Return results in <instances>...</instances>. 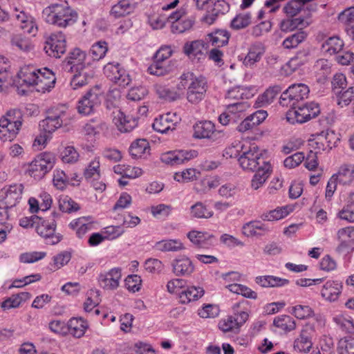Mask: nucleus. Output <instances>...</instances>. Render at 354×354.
I'll use <instances>...</instances> for the list:
<instances>
[{
  "label": "nucleus",
  "mask_w": 354,
  "mask_h": 354,
  "mask_svg": "<svg viewBox=\"0 0 354 354\" xmlns=\"http://www.w3.org/2000/svg\"><path fill=\"white\" fill-rule=\"evenodd\" d=\"M338 216L350 223H354V192L349 196L347 205L338 213Z\"/></svg>",
  "instance_id": "nucleus-47"
},
{
  "label": "nucleus",
  "mask_w": 354,
  "mask_h": 354,
  "mask_svg": "<svg viewBox=\"0 0 354 354\" xmlns=\"http://www.w3.org/2000/svg\"><path fill=\"white\" fill-rule=\"evenodd\" d=\"M113 121L121 132H129L137 126L136 118L126 115L119 109L113 111Z\"/></svg>",
  "instance_id": "nucleus-20"
},
{
  "label": "nucleus",
  "mask_w": 354,
  "mask_h": 354,
  "mask_svg": "<svg viewBox=\"0 0 354 354\" xmlns=\"http://www.w3.org/2000/svg\"><path fill=\"white\" fill-rule=\"evenodd\" d=\"M3 124V119H0V140L3 142H11L17 137L21 125L17 126L12 122Z\"/></svg>",
  "instance_id": "nucleus-33"
},
{
  "label": "nucleus",
  "mask_w": 354,
  "mask_h": 354,
  "mask_svg": "<svg viewBox=\"0 0 354 354\" xmlns=\"http://www.w3.org/2000/svg\"><path fill=\"white\" fill-rule=\"evenodd\" d=\"M309 55L310 51L308 49L301 50L290 59L288 64L293 67L301 66L308 61Z\"/></svg>",
  "instance_id": "nucleus-61"
},
{
  "label": "nucleus",
  "mask_w": 354,
  "mask_h": 354,
  "mask_svg": "<svg viewBox=\"0 0 354 354\" xmlns=\"http://www.w3.org/2000/svg\"><path fill=\"white\" fill-rule=\"evenodd\" d=\"M199 173L195 169H187L182 172L176 173L174 179L178 182L185 183L193 181L197 178V174Z\"/></svg>",
  "instance_id": "nucleus-63"
},
{
  "label": "nucleus",
  "mask_w": 354,
  "mask_h": 354,
  "mask_svg": "<svg viewBox=\"0 0 354 354\" xmlns=\"http://www.w3.org/2000/svg\"><path fill=\"white\" fill-rule=\"evenodd\" d=\"M342 288L341 283L337 281H328L324 285L321 295L326 300L334 301L337 299Z\"/></svg>",
  "instance_id": "nucleus-28"
},
{
  "label": "nucleus",
  "mask_w": 354,
  "mask_h": 354,
  "mask_svg": "<svg viewBox=\"0 0 354 354\" xmlns=\"http://www.w3.org/2000/svg\"><path fill=\"white\" fill-rule=\"evenodd\" d=\"M333 176L340 185H350L354 180V167L352 165H344Z\"/></svg>",
  "instance_id": "nucleus-40"
},
{
  "label": "nucleus",
  "mask_w": 354,
  "mask_h": 354,
  "mask_svg": "<svg viewBox=\"0 0 354 354\" xmlns=\"http://www.w3.org/2000/svg\"><path fill=\"white\" fill-rule=\"evenodd\" d=\"M45 52L55 58L60 57L66 50V37L62 32L51 33L46 39Z\"/></svg>",
  "instance_id": "nucleus-10"
},
{
  "label": "nucleus",
  "mask_w": 354,
  "mask_h": 354,
  "mask_svg": "<svg viewBox=\"0 0 354 354\" xmlns=\"http://www.w3.org/2000/svg\"><path fill=\"white\" fill-rule=\"evenodd\" d=\"M149 150V142L145 139L136 140L129 147V153L135 158H141Z\"/></svg>",
  "instance_id": "nucleus-46"
},
{
  "label": "nucleus",
  "mask_w": 354,
  "mask_h": 354,
  "mask_svg": "<svg viewBox=\"0 0 354 354\" xmlns=\"http://www.w3.org/2000/svg\"><path fill=\"white\" fill-rule=\"evenodd\" d=\"M251 23L250 13H244L236 15L231 21V27L235 30L244 28Z\"/></svg>",
  "instance_id": "nucleus-59"
},
{
  "label": "nucleus",
  "mask_w": 354,
  "mask_h": 354,
  "mask_svg": "<svg viewBox=\"0 0 354 354\" xmlns=\"http://www.w3.org/2000/svg\"><path fill=\"white\" fill-rule=\"evenodd\" d=\"M68 333L73 337L80 338L82 337L88 328L86 321L81 317H72L67 324Z\"/></svg>",
  "instance_id": "nucleus-34"
},
{
  "label": "nucleus",
  "mask_w": 354,
  "mask_h": 354,
  "mask_svg": "<svg viewBox=\"0 0 354 354\" xmlns=\"http://www.w3.org/2000/svg\"><path fill=\"white\" fill-rule=\"evenodd\" d=\"M283 88L279 85L270 86L262 95H259L256 103L259 106H263L272 103L276 96L281 93Z\"/></svg>",
  "instance_id": "nucleus-42"
},
{
  "label": "nucleus",
  "mask_w": 354,
  "mask_h": 354,
  "mask_svg": "<svg viewBox=\"0 0 354 354\" xmlns=\"http://www.w3.org/2000/svg\"><path fill=\"white\" fill-rule=\"evenodd\" d=\"M248 318V314L245 311H241L234 316H229L227 319H223L219 323V328L223 332H229L234 329H238L243 324Z\"/></svg>",
  "instance_id": "nucleus-23"
},
{
  "label": "nucleus",
  "mask_w": 354,
  "mask_h": 354,
  "mask_svg": "<svg viewBox=\"0 0 354 354\" xmlns=\"http://www.w3.org/2000/svg\"><path fill=\"white\" fill-rule=\"evenodd\" d=\"M196 150H176L163 153L160 156L162 162L171 166L184 164L197 157Z\"/></svg>",
  "instance_id": "nucleus-14"
},
{
  "label": "nucleus",
  "mask_w": 354,
  "mask_h": 354,
  "mask_svg": "<svg viewBox=\"0 0 354 354\" xmlns=\"http://www.w3.org/2000/svg\"><path fill=\"white\" fill-rule=\"evenodd\" d=\"M167 19L171 23V29L174 33H182L192 28L193 21L185 17L184 10L173 12Z\"/></svg>",
  "instance_id": "nucleus-17"
},
{
  "label": "nucleus",
  "mask_w": 354,
  "mask_h": 354,
  "mask_svg": "<svg viewBox=\"0 0 354 354\" xmlns=\"http://www.w3.org/2000/svg\"><path fill=\"white\" fill-rule=\"evenodd\" d=\"M315 333L314 325L306 324L301 329L299 337L294 342V349L300 353H308L312 346V338Z\"/></svg>",
  "instance_id": "nucleus-16"
},
{
  "label": "nucleus",
  "mask_w": 354,
  "mask_h": 354,
  "mask_svg": "<svg viewBox=\"0 0 354 354\" xmlns=\"http://www.w3.org/2000/svg\"><path fill=\"white\" fill-rule=\"evenodd\" d=\"M333 320L342 330L350 333H354V321L351 317L341 315L335 317Z\"/></svg>",
  "instance_id": "nucleus-55"
},
{
  "label": "nucleus",
  "mask_w": 354,
  "mask_h": 354,
  "mask_svg": "<svg viewBox=\"0 0 354 354\" xmlns=\"http://www.w3.org/2000/svg\"><path fill=\"white\" fill-rule=\"evenodd\" d=\"M100 158H95L85 169L84 175L87 180H97L100 176Z\"/></svg>",
  "instance_id": "nucleus-49"
},
{
  "label": "nucleus",
  "mask_w": 354,
  "mask_h": 354,
  "mask_svg": "<svg viewBox=\"0 0 354 354\" xmlns=\"http://www.w3.org/2000/svg\"><path fill=\"white\" fill-rule=\"evenodd\" d=\"M207 89V83L205 78L202 76L197 77L192 73L187 87V100L192 104L199 102L205 97Z\"/></svg>",
  "instance_id": "nucleus-9"
},
{
  "label": "nucleus",
  "mask_w": 354,
  "mask_h": 354,
  "mask_svg": "<svg viewBox=\"0 0 354 354\" xmlns=\"http://www.w3.org/2000/svg\"><path fill=\"white\" fill-rule=\"evenodd\" d=\"M288 215L286 207L275 209L268 212L263 213L261 218L263 221H274L281 219Z\"/></svg>",
  "instance_id": "nucleus-60"
},
{
  "label": "nucleus",
  "mask_w": 354,
  "mask_h": 354,
  "mask_svg": "<svg viewBox=\"0 0 354 354\" xmlns=\"http://www.w3.org/2000/svg\"><path fill=\"white\" fill-rule=\"evenodd\" d=\"M171 54L170 46L160 47L154 56L153 63L148 68L149 73L156 76H162L171 71L172 66L167 62Z\"/></svg>",
  "instance_id": "nucleus-7"
},
{
  "label": "nucleus",
  "mask_w": 354,
  "mask_h": 354,
  "mask_svg": "<svg viewBox=\"0 0 354 354\" xmlns=\"http://www.w3.org/2000/svg\"><path fill=\"white\" fill-rule=\"evenodd\" d=\"M344 42L338 37L328 38L322 46L324 52L329 55L340 53L344 47Z\"/></svg>",
  "instance_id": "nucleus-43"
},
{
  "label": "nucleus",
  "mask_w": 354,
  "mask_h": 354,
  "mask_svg": "<svg viewBox=\"0 0 354 354\" xmlns=\"http://www.w3.org/2000/svg\"><path fill=\"white\" fill-rule=\"evenodd\" d=\"M229 10L230 5L225 0H217L211 7L207 8L203 21L209 25L212 24L218 16L227 13Z\"/></svg>",
  "instance_id": "nucleus-22"
},
{
  "label": "nucleus",
  "mask_w": 354,
  "mask_h": 354,
  "mask_svg": "<svg viewBox=\"0 0 354 354\" xmlns=\"http://www.w3.org/2000/svg\"><path fill=\"white\" fill-rule=\"evenodd\" d=\"M38 81L37 88L38 91H49L52 88L54 87L56 77L53 72L47 68L38 69Z\"/></svg>",
  "instance_id": "nucleus-24"
},
{
  "label": "nucleus",
  "mask_w": 354,
  "mask_h": 354,
  "mask_svg": "<svg viewBox=\"0 0 354 354\" xmlns=\"http://www.w3.org/2000/svg\"><path fill=\"white\" fill-rule=\"evenodd\" d=\"M270 231L268 226L259 221H252L242 227V234L247 237L263 236Z\"/></svg>",
  "instance_id": "nucleus-25"
},
{
  "label": "nucleus",
  "mask_w": 354,
  "mask_h": 354,
  "mask_svg": "<svg viewBox=\"0 0 354 354\" xmlns=\"http://www.w3.org/2000/svg\"><path fill=\"white\" fill-rule=\"evenodd\" d=\"M55 163V157L51 153H43L35 158L28 168L29 174L35 179L43 178L52 169Z\"/></svg>",
  "instance_id": "nucleus-8"
},
{
  "label": "nucleus",
  "mask_w": 354,
  "mask_h": 354,
  "mask_svg": "<svg viewBox=\"0 0 354 354\" xmlns=\"http://www.w3.org/2000/svg\"><path fill=\"white\" fill-rule=\"evenodd\" d=\"M230 32L223 29H218L207 35L206 40L212 46L221 47L228 44Z\"/></svg>",
  "instance_id": "nucleus-37"
},
{
  "label": "nucleus",
  "mask_w": 354,
  "mask_h": 354,
  "mask_svg": "<svg viewBox=\"0 0 354 354\" xmlns=\"http://www.w3.org/2000/svg\"><path fill=\"white\" fill-rule=\"evenodd\" d=\"M241 153L238 161L244 170L254 171L262 165L270 164L255 145H250L248 147H242Z\"/></svg>",
  "instance_id": "nucleus-2"
},
{
  "label": "nucleus",
  "mask_w": 354,
  "mask_h": 354,
  "mask_svg": "<svg viewBox=\"0 0 354 354\" xmlns=\"http://www.w3.org/2000/svg\"><path fill=\"white\" fill-rule=\"evenodd\" d=\"M271 174L270 164H266L258 168L256 174L254 175L252 181L251 187L252 189L257 190L261 187L268 178Z\"/></svg>",
  "instance_id": "nucleus-35"
},
{
  "label": "nucleus",
  "mask_w": 354,
  "mask_h": 354,
  "mask_svg": "<svg viewBox=\"0 0 354 354\" xmlns=\"http://www.w3.org/2000/svg\"><path fill=\"white\" fill-rule=\"evenodd\" d=\"M46 22L59 28H66L74 24L77 19L75 11L64 4H53L43 10Z\"/></svg>",
  "instance_id": "nucleus-1"
},
{
  "label": "nucleus",
  "mask_w": 354,
  "mask_h": 354,
  "mask_svg": "<svg viewBox=\"0 0 354 354\" xmlns=\"http://www.w3.org/2000/svg\"><path fill=\"white\" fill-rule=\"evenodd\" d=\"M339 354H354V338H344L339 342Z\"/></svg>",
  "instance_id": "nucleus-64"
},
{
  "label": "nucleus",
  "mask_w": 354,
  "mask_h": 354,
  "mask_svg": "<svg viewBox=\"0 0 354 354\" xmlns=\"http://www.w3.org/2000/svg\"><path fill=\"white\" fill-rule=\"evenodd\" d=\"M102 99V91L99 86L91 88L79 100L77 106L78 113L85 115L94 113L100 105Z\"/></svg>",
  "instance_id": "nucleus-5"
},
{
  "label": "nucleus",
  "mask_w": 354,
  "mask_h": 354,
  "mask_svg": "<svg viewBox=\"0 0 354 354\" xmlns=\"http://www.w3.org/2000/svg\"><path fill=\"white\" fill-rule=\"evenodd\" d=\"M291 109L287 112V120L292 124H302L312 118L317 117L320 109L317 103L309 102L300 105L296 104L294 106H289Z\"/></svg>",
  "instance_id": "nucleus-3"
},
{
  "label": "nucleus",
  "mask_w": 354,
  "mask_h": 354,
  "mask_svg": "<svg viewBox=\"0 0 354 354\" xmlns=\"http://www.w3.org/2000/svg\"><path fill=\"white\" fill-rule=\"evenodd\" d=\"M55 219L49 221L39 217V221L37 222L35 230L39 236L45 239L46 244L55 245L62 240V236L55 233Z\"/></svg>",
  "instance_id": "nucleus-12"
},
{
  "label": "nucleus",
  "mask_w": 354,
  "mask_h": 354,
  "mask_svg": "<svg viewBox=\"0 0 354 354\" xmlns=\"http://www.w3.org/2000/svg\"><path fill=\"white\" fill-rule=\"evenodd\" d=\"M121 277V270L118 268H113L108 272L100 274L99 284L104 289L115 290L120 285Z\"/></svg>",
  "instance_id": "nucleus-21"
},
{
  "label": "nucleus",
  "mask_w": 354,
  "mask_h": 354,
  "mask_svg": "<svg viewBox=\"0 0 354 354\" xmlns=\"http://www.w3.org/2000/svg\"><path fill=\"white\" fill-rule=\"evenodd\" d=\"M306 34L303 31L297 32L287 37L283 41L282 46L286 49H292L296 48L299 44L305 40Z\"/></svg>",
  "instance_id": "nucleus-48"
},
{
  "label": "nucleus",
  "mask_w": 354,
  "mask_h": 354,
  "mask_svg": "<svg viewBox=\"0 0 354 354\" xmlns=\"http://www.w3.org/2000/svg\"><path fill=\"white\" fill-rule=\"evenodd\" d=\"M136 8L135 4L131 3L129 0H121L111 8V15L115 17H120L129 15Z\"/></svg>",
  "instance_id": "nucleus-44"
},
{
  "label": "nucleus",
  "mask_w": 354,
  "mask_h": 354,
  "mask_svg": "<svg viewBox=\"0 0 354 354\" xmlns=\"http://www.w3.org/2000/svg\"><path fill=\"white\" fill-rule=\"evenodd\" d=\"M274 326L286 331L290 332L295 329L296 322L295 319L289 315H282L276 317L273 321Z\"/></svg>",
  "instance_id": "nucleus-45"
},
{
  "label": "nucleus",
  "mask_w": 354,
  "mask_h": 354,
  "mask_svg": "<svg viewBox=\"0 0 354 354\" xmlns=\"http://www.w3.org/2000/svg\"><path fill=\"white\" fill-rule=\"evenodd\" d=\"M104 73L111 81L120 86L125 87L131 82L129 74L118 63H108L104 67Z\"/></svg>",
  "instance_id": "nucleus-15"
},
{
  "label": "nucleus",
  "mask_w": 354,
  "mask_h": 354,
  "mask_svg": "<svg viewBox=\"0 0 354 354\" xmlns=\"http://www.w3.org/2000/svg\"><path fill=\"white\" fill-rule=\"evenodd\" d=\"M1 119H3V125L9 122L15 123L17 126L22 125L23 113L19 109H12L8 111Z\"/></svg>",
  "instance_id": "nucleus-52"
},
{
  "label": "nucleus",
  "mask_w": 354,
  "mask_h": 354,
  "mask_svg": "<svg viewBox=\"0 0 354 354\" xmlns=\"http://www.w3.org/2000/svg\"><path fill=\"white\" fill-rule=\"evenodd\" d=\"M312 0H292L287 3L283 10L290 17L295 16L302 8L304 5Z\"/></svg>",
  "instance_id": "nucleus-58"
},
{
  "label": "nucleus",
  "mask_w": 354,
  "mask_h": 354,
  "mask_svg": "<svg viewBox=\"0 0 354 354\" xmlns=\"http://www.w3.org/2000/svg\"><path fill=\"white\" fill-rule=\"evenodd\" d=\"M155 89L160 98L168 101H174L179 97V93L162 84H156Z\"/></svg>",
  "instance_id": "nucleus-54"
},
{
  "label": "nucleus",
  "mask_w": 354,
  "mask_h": 354,
  "mask_svg": "<svg viewBox=\"0 0 354 354\" xmlns=\"http://www.w3.org/2000/svg\"><path fill=\"white\" fill-rule=\"evenodd\" d=\"M67 110L68 108L65 105H60L48 110L46 118L39 123L40 129L45 132L52 133L64 123L67 124L70 120Z\"/></svg>",
  "instance_id": "nucleus-4"
},
{
  "label": "nucleus",
  "mask_w": 354,
  "mask_h": 354,
  "mask_svg": "<svg viewBox=\"0 0 354 354\" xmlns=\"http://www.w3.org/2000/svg\"><path fill=\"white\" fill-rule=\"evenodd\" d=\"M38 69L32 66H26L21 68L18 73V77L21 81L22 84L27 86H37Z\"/></svg>",
  "instance_id": "nucleus-32"
},
{
  "label": "nucleus",
  "mask_w": 354,
  "mask_h": 354,
  "mask_svg": "<svg viewBox=\"0 0 354 354\" xmlns=\"http://www.w3.org/2000/svg\"><path fill=\"white\" fill-rule=\"evenodd\" d=\"M107 51V43L104 41H99L92 45L90 54L93 61H99L104 57Z\"/></svg>",
  "instance_id": "nucleus-50"
},
{
  "label": "nucleus",
  "mask_w": 354,
  "mask_h": 354,
  "mask_svg": "<svg viewBox=\"0 0 354 354\" xmlns=\"http://www.w3.org/2000/svg\"><path fill=\"white\" fill-rule=\"evenodd\" d=\"M69 227L76 232L78 238L82 239L86 233L92 230L93 224L88 218L81 217L72 221Z\"/></svg>",
  "instance_id": "nucleus-39"
},
{
  "label": "nucleus",
  "mask_w": 354,
  "mask_h": 354,
  "mask_svg": "<svg viewBox=\"0 0 354 354\" xmlns=\"http://www.w3.org/2000/svg\"><path fill=\"white\" fill-rule=\"evenodd\" d=\"M337 104L341 107H345L351 102H354V86L349 87L346 91H341L337 93Z\"/></svg>",
  "instance_id": "nucleus-53"
},
{
  "label": "nucleus",
  "mask_w": 354,
  "mask_h": 354,
  "mask_svg": "<svg viewBox=\"0 0 354 354\" xmlns=\"http://www.w3.org/2000/svg\"><path fill=\"white\" fill-rule=\"evenodd\" d=\"M204 295V290L201 287L190 286L179 292L180 301L188 304L196 301Z\"/></svg>",
  "instance_id": "nucleus-41"
},
{
  "label": "nucleus",
  "mask_w": 354,
  "mask_h": 354,
  "mask_svg": "<svg viewBox=\"0 0 354 354\" xmlns=\"http://www.w3.org/2000/svg\"><path fill=\"white\" fill-rule=\"evenodd\" d=\"M178 120L179 118L176 113H167L155 119L153 128L158 132L166 133L175 129Z\"/></svg>",
  "instance_id": "nucleus-19"
},
{
  "label": "nucleus",
  "mask_w": 354,
  "mask_h": 354,
  "mask_svg": "<svg viewBox=\"0 0 354 354\" xmlns=\"http://www.w3.org/2000/svg\"><path fill=\"white\" fill-rule=\"evenodd\" d=\"M331 84L333 92L335 94L339 93L347 86L346 76L341 73L335 74L332 79Z\"/></svg>",
  "instance_id": "nucleus-62"
},
{
  "label": "nucleus",
  "mask_w": 354,
  "mask_h": 354,
  "mask_svg": "<svg viewBox=\"0 0 354 354\" xmlns=\"http://www.w3.org/2000/svg\"><path fill=\"white\" fill-rule=\"evenodd\" d=\"M60 158L65 163H74L77 161L79 153L73 146H67L60 151Z\"/></svg>",
  "instance_id": "nucleus-57"
},
{
  "label": "nucleus",
  "mask_w": 354,
  "mask_h": 354,
  "mask_svg": "<svg viewBox=\"0 0 354 354\" xmlns=\"http://www.w3.org/2000/svg\"><path fill=\"white\" fill-rule=\"evenodd\" d=\"M310 90L304 84H295L290 86L282 93L279 104L283 106H294L299 101L308 97Z\"/></svg>",
  "instance_id": "nucleus-6"
},
{
  "label": "nucleus",
  "mask_w": 354,
  "mask_h": 354,
  "mask_svg": "<svg viewBox=\"0 0 354 354\" xmlns=\"http://www.w3.org/2000/svg\"><path fill=\"white\" fill-rule=\"evenodd\" d=\"M173 272L176 276H187L191 274L194 267L192 261L186 257H180L173 260L171 263Z\"/></svg>",
  "instance_id": "nucleus-26"
},
{
  "label": "nucleus",
  "mask_w": 354,
  "mask_h": 354,
  "mask_svg": "<svg viewBox=\"0 0 354 354\" xmlns=\"http://www.w3.org/2000/svg\"><path fill=\"white\" fill-rule=\"evenodd\" d=\"M86 54L79 48L73 49L63 62L64 69L70 73L83 71L86 67Z\"/></svg>",
  "instance_id": "nucleus-13"
},
{
  "label": "nucleus",
  "mask_w": 354,
  "mask_h": 354,
  "mask_svg": "<svg viewBox=\"0 0 354 354\" xmlns=\"http://www.w3.org/2000/svg\"><path fill=\"white\" fill-rule=\"evenodd\" d=\"M265 53V48L262 44L255 43L249 49L248 53L245 57L243 63L245 66L251 67L255 63L259 62Z\"/></svg>",
  "instance_id": "nucleus-30"
},
{
  "label": "nucleus",
  "mask_w": 354,
  "mask_h": 354,
  "mask_svg": "<svg viewBox=\"0 0 354 354\" xmlns=\"http://www.w3.org/2000/svg\"><path fill=\"white\" fill-rule=\"evenodd\" d=\"M193 128V136L198 139L209 138L215 131L214 123L209 120L198 122Z\"/></svg>",
  "instance_id": "nucleus-31"
},
{
  "label": "nucleus",
  "mask_w": 354,
  "mask_h": 354,
  "mask_svg": "<svg viewBox=\"0 0 354 354\" xmlns=\"http://www.w3.org/2000/svg\"><path fill=\"white\" fill-rule=\"evenodd\" d=\"M12 16L20 22V27L25 32L36 35L37 27L31 15L26 13L23 9L15 7L12 11Z\"/></svg>",
  "instance_id": "nucleus-18"
},
{
  "label": "nucleus",
  "mask_w": 354,
  "mask_h": 354,
  "mask_svg": "<svg viewBox=\"0 0 354 354\" xmlns=\"http://www.w3.org/2000/svg\"><path fill=\"white\" fill-rule=\"evenodd\" d=\"M153 248L160 252H178L185 248L179 239H165L156 242Z\"/></svg>",
  "instance_id": "nucleus-36"
},
{
  "label": "nucleus",
  "mask_w": 354,
  "mask_h": 354,
  "mask_svg": "<svg viewBox=\"0 0 354 354\" xmlns=\"http://www.w3.org/2000/svg\"><path fill=\"white\" fill-rule=\"evenodd\" d=\"M354 232V227H346L340 228L337 232V240L339 242L336 250L338 252H343L351 247L352 234Z\"/></svg>",
  "instance_id": "nucleus-27"
},
{
  "label": "nucleus",
  "mask_w": 354,
  "mask_h": 354,
  "mask_svg": "<svg viewBox=\"0 0 354 354\" xmlns=\"http://www.w3.org/2000/svg\"><path fill=\"white\" fill-rule=\"evenodd\" d=\"M192 243L202 248H207L213 244L214 235L207 232L192 230L187 234Z\"/></svg>",
  "instance_id": "nucleus-29"
},
{
  "label": "nucleus",
  "mask_w": 354,
  "mask_h": 354,
  "mask_svg": "<svg viewBox=\"0 0 354 354\" xmlns=\"http://www.w3.org/2000/svg\"><path fill=\"white\" fill-rule=\"evenodd\" d=\"M203 46L199 41H194L185 46V53L190 57L201 59L204 57L203 53Z\"/></svg>",
  "instance_id": "nucleus-51"
},
{
  "label": "nucleus",
  "mask_w": 354,
  "mask_h": 354,
  "mask_svg": "<svg viewBox=\"0 0 354 354\" xmlns=\"http://www.w3.org/2000/svg\"><path fill=\"white\" fill-rule=\"evenodd\" d=\"M21 184H15L0 190V208L10 209L15 206L21 198Z\"/></svg>",
  "instance_id": "nucleus-11"
},
{
  "label": "nucleus",
  "mask_w": 354,
  "mask_h": 354,
  "mask_svg": "<svg viewBox=\"0 0 354 354\" xmlns=\"http://www.w3.org/2000/svg\"><path fill=\"white\" fill-rule=\"evenodd\" d=\"M255 281L257 284L265 288L282 287L289 283L288 279L272 275L257 277L255 279Z\"/></svg>",
  "instance_id": "nucleus-38"
},
{
  "label": "nucleus",
  "mask_w": 354,
  "mask_h": 354,
  "mask_svg": "<svg viewBox=\"0 0 354 354\" xmlns=\"http://www.w3.org/2000/svg\"><path fill=\"white\" fill-rule=\"evenodd\" d=\"M191 214L197 218H209L213 216V212L207 209L202 203L198 202L191 207Z\"/></svg>",
  "instance_id": "nucleus-56"
}]
</instances>
